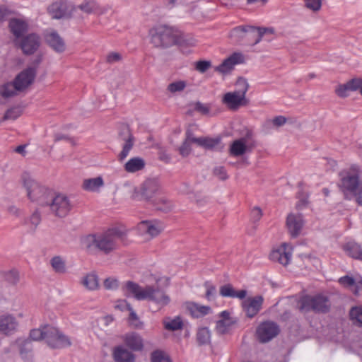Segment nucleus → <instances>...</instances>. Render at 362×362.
<instances>
[{
    "mask_svg": "<svg viewBox=\"0 0 362 362\" xmlns=\"http://www.w3.org/2000/svg\"><path fill=\"white\" fill-rule=\"evenodd\" d=\"M124 235V232L118 228H112L103 233L86 236L83 244L90 252L100 251L107 255L117 248V240Z\"/></svg>",
    "mask_w": 362,
    "mask_h": 362,
    "instance_id": "f257e3e1",
    "label": "nucleus"
},
{
    "mask_svg": "<svg viewBox=\"0 0 362 362\" xmlns=\"http://www.w3.org/2000/svg\"><path fill=\"white\" fill-rule=\"evenodd\" d=\"M127 297H134L138 300H148L156 303L160 308L168 305L170 297L158 285L140 286L138 284L128 281L122 288Z\"/></svg>",
    "mask_w": 362,
    "mask_h": 362,
    "instance_id": "f03ea898",
    "label": "nucleus"
},
{
    "mask_svg": "<svg viewBox=\"0 0 362 362\" xmlns=\"http://www.w3.org/2000/svg\"><path fill=\"white\" fill-rule=\"evenodd\" d=\"M338 186L344 194V199L351 200L355 199L356 203L362 206V180L358 166L351 165L339 173Z\"/></svg>",
    "mask_w": 362,
    "mask_h": 362,
    "instance_id": "7ed1b4c3",
    "label": "nucleus"
},
{
    "mask_svg": "<svg viewBox=\"0 0 362 362\" xmlns=\"http://www.w3.org/2000/svg\"><path fill=\"white\" fill-rule=\"evenodd\" d=\"M21 180L30 201L42 206L49 204V198L52 192L51 190L37 182L28 172L22 173Z\"/></svg>",
    "mask_w": 362,
    "mask_h": 362,
    "instance_id": "20e7f679",
    "label": "nucleus"
},
{
    "mask_svg": "<svg viewBox=\"0 0 362 362\" xmlns=\"http://www.w3.org/2000/svg\"><path fill=\"white\" fill-rule=\"evenodd\" d=\"M236 90L224 94L222 103L230 110H237L242 106H246L249 100L246 98V93L249 88V84L246 79L239 78L235 83Z\"/></svg>",
    "mask_w": 362,
    "mask_h": 362,
    "instance_id": "39448f33",
    "label": "nucleus"
},
{
    "mask_svg": "<svg viewBox=\"0 0 362 362\" xmlns=\"http://www.w3.org/2000/svg\"><path fill=\"white\" fill-rule=\"evenodd\" d=\"M151 42L156 47H168L181 42L180 37L173 28L161 25L150 30Z\"/></svg>",
    "mask_w": 362,
    "mask_h": 362,
    "instance_id": "423d86ee",
    "label": "nucleus"
},
{
    "mask_svg": "<svg viewBox=\"0 0 362 362\" xmlns=\"http://www.w3.org/2000/svg\"><path fill=\"white\" fill-rule=\"evenodd\" d=\"M160 184L158 180L150 178L146 180L139 187L132 188L131 199L135 201L151 202L153 197L158 192Z\"/></svg>",
    "mask_w": 362,
    "mask_h": 362,
    "instance_id": "0eeeda50",
    "label": "nucleus"
},
{
    "mask_svg": "<svg viewBox=\"0 0 362 362\" xmlns=\"http://www.w3.org/2000/svg\"><path fill=\"white\" fill-rule=\"evenodd\" d=\"M298 307L301 311L313 310L317 313H327L330 308L328 298L324 295L305 296L298 301Z\"/></svg>",
    "mask_w": 362,
    "mask_h": 362,
    "instance_id": "6e6552de",
    "label": "nucleus"
},
{
    "mask_svg": "<svg viewBox=\"0 0 362 362\" xmlns=\"http://www.w3.org/2000/svg\"><path fill=\"white\" fill-rule=\"evenodd\" d=\"M46 206H49L52 213L60 218L65 217L71 209V202L66 195H54L52 192Z\"/></svg>",
    "mask_w": 362,
    "mask_h": 362,
    "instance_id": "1a4fd4ad",
    "label": "nucleus"
},
{
    "mask_svg": "<svg viewBox=\"0 0 362 362\" xmlns=\"http://www.w3.org/2000/svg\"><path fill=\"white\" fill-rule=\"evenodd\" d=\"M266 32V28H255L254 27L238 26L230 33V38L235 42H240L247 35L255 37L253 45L259 43Z\"/></svg>",
    "mask_w": 362,
    "mask_h": 362,
    "instance_id": "9d476101",
    "label": "nucleus"
},
{
    "mask_svg": "<svg viewBox=\"0 0 362 362\" xmlns=\"http://www.w3.org/2000/svg\"><path fill=\"white\" fill-rule=\"evenodd\" d=\"M255 146L252 134L250 132H247L245 136L235 139L231 143L229 153L235 157L241 156L247 152H250Z\"/></svg>",
    "mask_w": 362,
    "mask_h": 362,
    "instance_id": "9b49d317",
    "label": "nucleus"
},
{
    "mask_svg": "<svg viewBox=\"0 0 362 362\" xmlns=\"http://www.w3.org/2000/svg\"><path fill=\"white\" fill-rule=\"evenodd\" d=\"M45 341L53 349H63L70 346L71 342L69 338L54 327L47 326Z\"/></svg>",
    "mask_w": 362,
    "mask_h": 362,
    "instance_id": "f8f14e48",
    "label": "nucleus"
},
{
    "mask_svg": "<svg viewBox=\"0 0 362 362\" xmlns=\"http://www.w3.org/2000/svg\"><path fill=\"white\" fill-rule=\"evenodd\" d=\"M280 332L279 325L272 321L262 322L257 329V337L262 343H267L276 337Z\"/></svg>",
    "mask_w": 362,
    "mask_h": 362,
    "instance_id": "ddd939ff",
    "label": "nucleus"
},
{
    "mask_svg": "<svg viewBox=\"0 0 362 362\" xmlns=\"http://www.w3.org/2000/svg\"><path fill=\"white\" fill-rule=\"evenodd\" d=\"M49 11L54 18L59 19L71 16L76 8L66 0H58L49 6Z\"/></svg>",
    "mask_w": 362,
    "mask_h": 362,
    "instance_id": "4468645a",
    "label": "nucleus"
},
{
    "mask_svg": "<svg viewBox=\"0 0 362 362\" xmlns=\"http://www.w3.org/2000/svg\"><path fill=\"white\" fill-rule=\"evenodd\" d=\"M164 228L163 223L158 220L143 221L138 225V230L141 235H146L149 238L158 236Z\"/></svg>",
    "mask_w": 362,
    "mask_h": 362,
    "instance_id": "2eb2a0df",
    "label": "nucleus"
},
{
    "mask_svg": "<svg viewBox=\"0 0 362 362\" xmlns=\"http://www.w3.org/2000/svg\"><path fill=\"white\" fill-rule=\"evenodd\" d=\"M19 321L12 314L6 313L0 315V332L6 336H11L19 329Z\"/></svg>",
    "mask_w": 362,
    "mask_h": 362,
    "instance_id": "dca6fc26",
    "label": "nucleus"
},
{
    "mask_svg": "<svg viewBox=\"0 0 362 362\" xmlns=\"http://www.w3.org/2000/svg\"><path fill=\"white\" fill-rule=\"evenodd\" d=\"M292 252V246L286 243H284L279 247L272 250L269 255V258L274 262H277L284 266H286L291 261Z\"/></svg>",
    "mask_w": 362,
    "mask_h": 362,
    "instance_id": "f3484780",
    "label": "nucleus"
},
{
    "mask_svg": "<svg viewBox=\"0 0 362 362\" xmlns=\"http://www.w3.org/2000/svg\"><path fill=\"white\" fill-rule=\"evenodd\" d=\"M23 50L25 54L30 55L33 54L40 47V38L35 33H30L23 37L19 42L16 41Z\"/></svg>",
    "mask_w": 362,
    "mask_h": 362,
    "instance_id": "a211bd4d",
    "label": "nucleus"
},
{
    "mask_svg": "<svg viewBox=\"0 0 362 362\" xmlns=\"http://www.w3.org/2000/svg\"><path fill=\"white\" fill-rule=\"evenodd\" d=\"M264 298L262 296L247 298L242 303L243 310L246 315L252 318L255 317L261 310Z\"/></svg>",
    "mask_w": 362,
    "mask_h": 362,
    "instance_id": "6ab92c4d",
    "label": "nucleus"
},
{
    "mask_svg": "<svg viewBox=\"0 0 362 362\" xmlns=\"http://www.w3.org/2000/svg\"><path fill=\"white\" fill-rule=\"evenodd\" d=\"M36 73L35 67H28L21 71L14 80L17 90H22L30 86L33 82Z\"/></svg>",
    "mask_w": 362,
    "mask_h": 362,
    "instance_id": "aec40b11",
    "label": "nucleus"
},
{
    "mask_svg": "<svg viewBox=\"0 0 362 362\" xmlns=\"http://www.w3.org/2000/svg\"><path fill=\"white\" fill-rule=\"evenodd\" d=\"M219 318L216 325V331L219 334L228 333L236 323V320L230 317V314L228 310H223L220 313Z\"/></svg>",
    "mask_w": 362,
    "mask_h": 362,
    "instance_id": "412c9836",
    "label": "nucleus"
},
{
    "mask_svg": "<svg viewBox=\"0 0 362 362\" xmlns=\"http://www.w3.org/2000/svg\"><path fill=\"white\" fill-rule=\"evenodd\" d=\"M286 225L292 237H297L303 226L301 214H289L287 217Z\"/></svg>",
    "mask_w": 362,
    "mask_h": 362,
    "instance_id": "4be33fe9",
    "label": "nucleus"
},
{
    "mask_svg": "<svg viewBox=\"0 0 362 362\" xmlns=\"http://www.w3.org/2000/svg\"><path fill=\"white\" fill-rule=\"evenodd\" d=\"M243 62V56L240 53H234L226 59L220 65L215 67V71L226 74L233 69L234 65Z\"/></svg>",
    "mask_w": 362,
    "mask_h": 362,
    "instance_id": "5701e85b",
    "label": "nucleus"
},
{
    "mask_svg": "<svg viewBox=\"0 0 362 362\" xmlns=\"http://www.w3.org/2000/svg\"><path fill=\"white\" fill-rule=\"evenodd\" d=\"M125 344L133 351H141L144 347V341L139 334L136 332L127 333L124 337Z\"/></svg>",
    "mask_w": 362,
    "mask_h": 362,
    "instance_id": "b1692460",
    "label": "nucleus"
},
{
    "mask_svg": "<svg viewBox=\"0 0 362 362\" xmlns=\"http://www.w3.org/2000/svg\"><path fill=\"white\" fill-rule=\"evenodd\" d=\"M9 28L16 39H18L28 30V23L21 19L12 18L9 21Z\"/></svg>",
    "mask_w": 362,
    "mask_h": 362,
    "instance_id": "393cba45",
    "label": "nucleus"
},
{
    "mask_svg": "<svg viewBox=\"0 0 362 362\" xmlns=\"http://www.w3.org/2000/svg\"><path fill=\"white\" fill-rule=\"evenodd\" d=\"M48 45L56 52H62L65 49V44L62 38L56 32H52L45 36Z\"/></svg>",
    "mask_w": 362,
    "mask_h": 362,
    "instance_id": "a878e982",
    "label": "nucleus"
},
{
    "mask_svg": "<svg viewBox=\"0 0 362 362\" xmlns=\"http://www.w3.org/2000/svg\"><path fill=\"white\" fill-rule=\"evenodd\" d=\"M113 357L115 362H135L134 355L122 346L115 348Z\"/></svg>",
    "mask_w": 362,
    "mask_h": 362,
    "instance_id": "bb28decb",
    "label": "nucleus"
},
{
    "mask_svg": "<svg viewBox=\"0 0 362 362\" xmlns=\"http://www.w3.org/2000/svg\"><path fill=\"white\" fill-rule=\"evenodd\" d=\"M219 292L221 296L227 298H238L239 299H244L247 296L246 290L243 289L239 291H236L230 284H226L221 286Z\"/></svg>",
    "mask_w": 362,
    "mask_h": 362,
    "instance_id": "cd10ccee",
    "label": "nucleus"
},
{
    "mask_svg": "<svg viewBox=\"0 0 362 362\" xmlns=\"http://www.w3.org/2000/svg\"><path fill=\"white\" fill-rule=\"evenodd\" d=\"M344 251L351 257L362 261V245L358 243L348 242L344 246Z\"/></svg>",
    "mask_w": 362,
    "mask_h": 362,
    "instance_id": "c85d7f7f",
    "label": "nucleus"
},
{
    "mask_svg": "<svg viewBox=\"0 0 362 362\" xmlns=\"http://www.w3.org/2000/svg\"><path fill=\"white\" fill-rule=\"evenodd\" d=\"M124 132L127 134V138H123L124 144L123 145L122 151L118 156L119 160L121 161L127 157L134 144V139L131 134L129 129L125 128Z\"/></svg>",
    "mask_w": 362,
    "mask_h": 362,
    "instance_id": "c756f323",
    "label": "nucleus"
},
{
    "mask_svg": "<svg viewBox=\"0 0 362 362\" xmlns=\"http://www.w3.org/2000/svg\"><path fill=\"white\" fill-rule=\"evenodd\" d=\"M81 284L89 291L99 288V278L95 272L87 274L81 279Z\"/></svg>",
    "mask_w": 362,
    "mask_h": 362,
    "instance_id": "7c9ffc66",
    "label": "nucleus"
},
{
    "mask_svg": "<svg viewBox=\"0 0 362 362\" xmlns=\"http://www.w3.org/2000/svg\"><path fill=\"white\" fill-rule=\"evenodd\" d=\"M187 309L193 317H200L208 314L211 310L210 307L200 305L194 303H189Z\"/></svg>",
    "mask_w": 362,
    "mask_h": 362,
    "instance_id": "2f4dec72",
    "label": "nucleus"
},
{
    "mask_svg": "<svg viewBox=\"0 0 362 362\" xmlns=\"http://www.w3.org/2000/svg\"><path fill=\"white\" fill-rule=\"evenodd\" d=\"M145 167V161L140 157L129 159L124 165V170L128 173H136Z\"/></svg>",
    "mask_w": 362,
    "mask_h": 362,
    "instance_id": "473e14b6",
    "label": "nucleus"
},
{
    "mask_svg": "<svg viewBox=\"0 0 362 362\" xmlns=\"http://www.w3.org/2000/svg\"><path fill=\"white\" fill-rule=\"evenodd\" d=\"M104 185L103 180L101 177L85 179L83 182L82 187L86 191L95 192Z\"/></svg>",
    "mask_w": 362,
    "mask_h": 362,
    "instance_id": "72a5a7b5",
    "label": "nucleus"
},
{
    "mask_svg": "<svg viewBox=\"0 0 362 362\" xmlns=\"http://www.w3.org/2000/svg\"><path fill=\"white\" fill-rule=\"evenodd\" d=\"M360 278L362 277L358 276L356 277V279H354L353 277H351L349 276H344L339 279V282L346 287L355 286L352 291L355 295H358L359 292V286H361L360 283L358 282L360 281Z\"/></svg>",
    "mask_w": 362,
    "mask_h": 362,
    "instance_id": "f704fd0d",
    "label": "nucleus"
},
{
    "mask_svg": "<svg viewBox=\"0 0 362 362\" xmlns=\"http://www.w3.org/2000/svg\"><path fill=\"white\" fill-rule=\"evenodd\" d=\"M356 90V88L355 84V78L350 80L345 84L339 85L335 89L337 95L341 98H346V96H348L349 91Z\"/></svg>",
    "mask_w": 362,
    "mask_h": 362,
    "instance_id": "c9c22d12",
    "label": "nucleus"
},
{
    "mask_svg": "<svg viewBox=\"0 0 362 362\" xmlns=\"http://www.w3.org/2000/svg\"><path fill=\"white\" fill-rule=\"evenodd\" d=\"M50 265L55 273L63 274L66 272V262L61 256L53 257Z\"/></svg>",
    "mask_w": 362,
    "mask_h": 362,
    "instance_id": "e433bc0d",
    "label": "nucleus"
},
{
    "mask_svg": "<svg viewBox=\"0 0 362 362\" xmlns=\"http://www.w3.org/2000/svg\"><path fill=\"white\" fill-rule=\"evenodd\" d=\"M155 209L158 211H160L167 213L173 209V204L168 199L165 197L158 198L152 202Z\"/></svg>",
    "mask_w": 362,
    "mask_h": 362,
    "instance_id": "4c0bfd02",
    "label": "nucleus"
},
{
    "mask_svg": "<svg viewBox=\"0 0 362 362\" xmlns=\"http://www.w3.org/2000/svg\"><path fill=\"white\" fill-rule=\"evenodd\" d=\"M197 341L199 346L209 344L211 341V332L209 328L204 327L198 329Z\"/></svg>",
    "mask_w": 362,
    "mask_h": 362,
    "instance_id": "58836bf2",
    "label": "nucleus"
},
{
    "mask_svg": "<svg viewBox=\"0 0 362 362\" xmlns=\"http://www.w3.org/2000/svg\"><path fill=\"white\" fill-rule=\"evenodd\" d=\"M164 327L167 330L176 331L182 328V321L180 317H176L174 319L169 317L163 320Z\"/></svg>",
    "mask_w": 362,
    "mask_h": 362,
    "instance_id": "ea45409f",
    "label": "nucleus"
},
{
    "mask_svg": "<svg viewBox=\"0 0 362 362\" xmlns=\"http://www.w3.org/2000/svg\"><path fill=\"white\" fill-rule=\"evenodd\" d=\"M76 10L80 9L86 14H91L95 12L98 8V5L94 0H85L77 7H75Z\"/></svg>",
    "mask_w": 362,
    "mask_h": 362,
    "instance_id": "a19ab883",
    "label": "nucleus"
},
{
    "mask_svg": "<svg viewBox=\"0 0 362 362\" xmlns=\"http://www.w3.org/2000/svg\"><path fill=\"white\" fill-rule=\"evenodd\" d=\"M17 90L16 85L13 81V83H7L2 86L0 88V94L3 98H8L15 95Z\"/></svg>",
    "mask_w": 362,
    "mask_h": 362,
    "instance_id": "79ce46f5",
    "label": "nucleus"
},
{
    "mask_svg": "<svg viewBox=\"0 0 362 362\" xmlns=\"http://www.w3.org/2000/svg\"><path fill=\"white\" fill-rule=\"evenodd\" d=\"M198 144L207 149H212L216 147L220 142L218 138H209V137H199L197 140Z\"/></svg>",
    "mask_w": 362,
    "mask_h": 362,
    "instance_id": "37998d69",
    "label": "nucleus"
},
{
    "mask_svg": "<svg viewBox=\"0 0 362 362\" xmlns=\"http://www.w3.org/2000/svg\"><path fill=\"white\" fill-rule=\"evenodd\" d=\"M127 309L129 311V322L130 325L136 329H142L144 323L139 320L136 313L129 304H127Z\"/></svg>",
    "mask_w": 362,
    "mask_h": 362,
    "instance_id": "c03bdc74",
    "label": "nucleus"
},
{
    "mask_svg": "<svg viewBox=\"0 0 362 362\" xmlns=\"http://www.w3.org/2000/svg\"><path fill=\"white\" fill-rule=\"evenodd\" d=\"M47 335V326L42 329H33L30 332V338L34 341L45 339Z\"/></svg>",
    "mask_w": 362,
    "mask_h": 362,
    "instance_id": "a18cd8bd",
    "label": "nucleus"
},
{
    "mask_svg": "<svg viewBox=\"0 0 362 362\" xmlns=\"http://www.w3.org/2000/svg\"><path fill=\"white\" fill-rule=\"evenodd\" d=\"M152 362H172L170 357L163 351L157 350L151 354Z\"/></svg>",
    "mask_w": 362,
    "mask_h": 362,
    "instance_id": "49530a36",
    "label": "nucleus"
},
{
    "mask_svg": "<svg viewBox=\"0 0 362 362\" xmlns=\"http://www.w3.org/2000/svg\"><path fill=\"white\" fill-rule=\"evenodd\" d=\"M350 317L355 323L362 325V307L352 308L349 313Z\"/></svg>",
    "mask_w": 362,
    "mask_h": 362,
    "instance_id": "de8ad7c7",
    "label": "nucleus"
},
{
    "mask_svg": "<svg viewBox=\"0 0 362 362\" xmlns=\"http://www.w3.org/2000/svg\"><path fill=\"white\" fill-rule=\"evenodd\" d=\"M186 87V83L184 81H177L170 83L168 86V90L172 93L182 91Z\"/></svg>",
    "mask_w": 362,
    "mask_h": 362,
    "instance_id": "09e8293b",
    "label": "nucleus"
},
{
    "mask_svg": "<svg viewBox=\"0 0 362 362\" xmlns=\"http://www.w3.org/2000/svg\"><path fill=\"white\" fill-rule=\"evenodd\" d=\"M41 221V216L37 210L35 211L29 218L28 223L32 231H35Z\"/></svg>",
    "mask_w": 362,
    "mask_h": 362,
    "instance_id": "8fccbe9b",
    "label": "nucleus"
},
{
    "mask_svg": "<svg viewBox=\"0 0 362 362\" xmlns=\"http://www.w3.org/2000/svg\"><path fill=\"white\" fill-rule=\"evenodd\" d=\"M307 8L316 12L320 10L322 6V0H303Z\"/></svg>",
    "mask_w": 362,
    "mask_h": 362,
    "instance_id": "3c124183",
    "label": "nucleus"
},
{
    "mask_svg": "<svg viewBox=\"0 0 362 362\" xmlns=\"http://www.w3.org/2000/svg\"><path fill=\"white\" fill-rule=\"evenodd\" d=\"M21 115V111L18 107H12L11 109H8L4 117L3 120H8V119H17L20 115Z\"/></svg>",
    "mask_w": 362,
    "mask_h": 362,
    "instance_id": "603ef678",
    "label": "nucleus"
},
{
    "mask_svg": "<svg viewBox=\"0 0 362 362\" xmlns=\"http://www.w3.org/2000/svg\"><path fill=\"white\" fill-rule=\"evenodd\" d=\"M119 285V281L115 277H108L103 282V286L107 290H116Z\"/></svg>",
    "mask_w": 362,
    "mask_h": 362,
    "instance_id": "864d4df0",
    "label": "nucleus"
},
{
    "mask_svg": "<svg viewBox=\"0 0 362 362\" xmlns=\"http://www.w3.org/2000/svg\"><path fill=\"white\" fill-rule=\"evenodd\" d=\"M211 66V62L206 60H199L195 64L196 70L202 74L205 73Z\"/></svg>",
    "mask_w": 362,
    "mask_h": 362,
    "instance_id": "5fc2aeb1",
    "label": "nucleus"
},
{
    "mask_svg": "<svg viewBox=\"0 0 362 362\" xmlns=\"http://www.w3.org/2000/svg\"><path fill=\"white\" fill-rule=\"evenodd\" d=\"M287 119L284 116H276L272 119H269L267 121L268 124H272L275 127H280L284 125L286 123Z\"/></svg>",
    "mask_w": 362,
    "mask_h": 362,
    "instance_id": "6e6d98bb",
    "label": "nucleus"
},
{
    "mask_svg": "<svg viewBox=\"0 0 362 362\" xmlns=\"http://www.w3.org/2000/svg\"><path fill=\"white\" fill-rule=\"evenodd\" d=\"M214 175L215 176H216L221 180H226L228 177L226 170L225 168L223 166H218V167L214 168Z\"/></svg>",
    "mask_w": 362,
    "mask_h": 362,
    "instance_id": "4d7b16f0",
    "label": "nucleus"
},
{
    "mask_svg": "<svg viewBox=\"0 0 362 362\" xmlns=\"http://www.w3.org/2000/svg\"><path fill=\"white\" fill-rule=\"evenodd\" d=\"M6 280L11 284H16L19 280L18 273L16 271H11L6 274Z\"/></svg>",
    "mask_w": 362,
    "mask_h": 362,
    "instance_id": "13d9d810",
    "label": "nucleus"
},
{
    "mask_svg": "<svg viewBox=\"0 0 362 362\" xmlns=\"http://www.w3.org/2000/svg\"><path fill=\"white\" fill-rule=\"evenodd\" d=\"M179 151H180V153L182 156H184V157L187 156L191 152L190 143L185 141L182 143V144L181 145V146L180 147Z\"/></svg>",
    "mask_w": 362,
    "mask_h": 362,
    "instance_id": "bf43d9fd",
    "label": "nucleus"
},
{
    "mask_svg": "<svg viewBox=\"0 0 362 362\" xmlns=\"http://www.w3.org/2000/svg\"><path fill=\"white\" fill-rule=\"evenodd\" d=\"M122 59V56L117 52H111L107 57V61L109 63H115Z\"/></svg>",
    "mask_w": 362,
    "mask_h": 362,
    "instance_id": "052dcab7",
    "label": "nucleus"
},
{
    "mask_svg": "<svg viewBox=\"0 0 362 362\" xmlns=\"http://www.w3.org/2000/svg\"><path fill=\"white\" fill-rule=\"evenodd\" d=\"M251 216L255 221H259L262 216V212L260 208L257 206L254 207L251 211Z\"/></svg>",
    "mask_w": 362,
    "mask_h": 362,
    "instance_id": "680f3d73",
    "label": "nucleus"
},
{
    "mask_svg": "<svg viewBox=\"0 0 362 362\" xmlns=\"http://www.w3.org/2000/svg\"><path fill=\"white\" fill-rule=\"evenodd\" d=\"M206 297L210 300L211 296H214L216 293V287L206 283Z\"/></svg>",
    "mask_w": 362,
    "mask_h": 362,
    "instance_id": "e2e57ef3",
    "label": "nucleus"
},
{
    "mask_svg": "<svg viewBox=\"0 0 362 362\" xmlns=\"http://www.w3.org/2000/svg\"><path fill=\"white\" fill-rule=\"evenodd\" d=\"M186 138H185V141H187L189 143H195L197 144H198V141L197 140L199 139V138H196L193 135V133L192 132L191 130L189 129H187L186 131Z\"/></svg>",
    "mask_w": 362,
    "mask_h": 362,
    "instance_id": "0e129e2a",
    "label": "nucleus"
},
{
    "mask_svg": "<svg viewBox=\"0 0 362 362\" xmlns=\"http://www.w3.org/2000/svg\"><path fill=\"white\" fill-rule=\"evenodd\" d=\"M61 140L69 141L73 145H74V141L71 139H70L67 135L63 134H60V133L56 134L54 135V141L57 142V141H59Z\"/></svg>",
    "mask_w": 362,
    "mask_h": 362,
    "instance_id": "69168bd1",
    "label": "nucleus"
},
{
    "mask_svg": "<svg viewBox=\"0 0 362 362\" xmlns=\"http://www.w3.org/2000/svg\"><path fill=\"white\" fill-rule=\"evenodd\" d=\"M195 109L204 114H207L209 112V107L200 102L196 103Z\"/></svg>",
    "mask_w": 362,
    "mask_h": 362,
    "instance_id": "338daca9",
    "label": "nucleus"
},
{
    "mask_svg": "<svg viewBox=\"0 0 362 362\" xmlns=\"http://www.w3.org/2000/svg\"><path fill=\"white\" fill-rule=\"evenodd\" d=\"M299 199H300L299 202L296 204V208L298 209H301L308 203L307 197L306 196H302V197L299 196Z\"/></svg>",
    "mask_w": 362,
    "mask_h": 362,
    "instance_id": "774afa93",
    "label": "nucleus"
}]
</instances>
